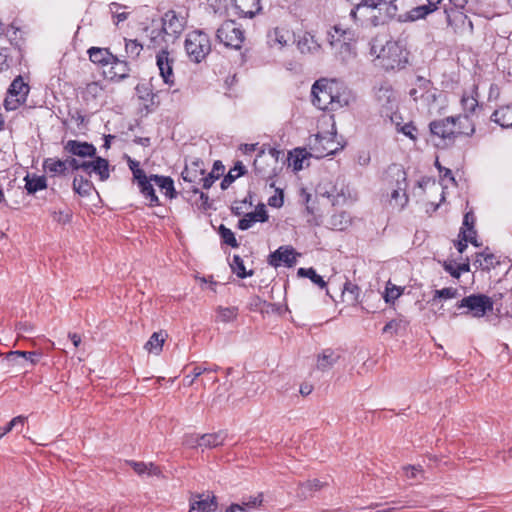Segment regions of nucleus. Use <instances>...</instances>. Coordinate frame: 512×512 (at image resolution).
I'll use <instances>...</instances> for the list:
<instances>
[{
	"label": "nucleus",
	"instance_id": "nucleus-1",
	"mask_svg": "<svg viewBox=\"0 0 512 512\" xmlns=\"http://www.w3.org/2000/svg\"><path fill=\"white\" fill-rule=\"evenodd\" d=\"M398 0H367L351 10L350 15L363 25H383L398 16Z\"/></svg>",
	"mask_w": 512,
	"mask_h": 512
},
{
	"label": "nucleus",
	"instance_id": "nucleus-2",
	"mask_svg": "<svg viewBox=\"0 0 512 512\" xmlns=\"http://www.w3.org/2000/svg\"><path fill=\"white\" fill-rule=\"evenodd\" d=\"M335 84L325 79L318 80L312 86V103L320 110H337L349 103L347 95L334 93Z\"/></svg>",
	"mask_w": 512,
	"mask_h": 512
},
{
	"label": "nucleus",
	"instance_id": "nucleus-3",
	"mask_svg": "<svg viewBox=\"0 0 512 512\" xmlns=\"http://www.w3.org/2000/svg\"><path fill=\"white\" fill-rule=\"evenodd\" d=\"M430 131L442 140H453L458 135H472L474 126L468 116L447 117L430 123Z\"/></svg>",
	"mask_w": 512,
	"mask_h": 512
},
{
	"label": "nucleus",
	"instance_id": "nucleus-4",
	"mask_svg": "<svg viewBox=\"0 0 512 512\" xmlns=\"http://www.w3.org/2000/svg\"><path fill=\"white\" fill-rule=\"evenodd\" d=\"M352 33L337 26L329 33V43L334 54L342 62H348L355 57L354 46L351 43Z\"/></svg>",
	"mask_w": 512,
	"mask_h": 512
},
{
	"label": "nucleus",
	"instance_id": "nucleus-5",
	"mask_svg": "<svg viewBox=\"0 0 512 512\" xmlns=\"http://www.w3.org/2000/svg\"><path fill=\"white\" fill-rule=\"evenodd\" d=\"M185 50L191 61L201 62L211 50L209 36L202 31L188 33L185 40Z\"/></svg>",
	"mask_w": 512,
	"mask_h": 512
},
{
	"label": "nucleus",
	"instance_id": "nucleus-6",
	"mask_svg": "<svg viewBox=\"0 0 512 512\" xmlns=\"http://www.w3.org/2000/svg\"><path fill=\"white\" fill-rule=\"evenodd\" d=\"M216 38L225 47L237 50L244 41V32L235 21L227 20L217 29Z\"/></svg>",
	"mask_w": 512,
	"mask_h": 512
},
{
	"label": "nucleus",
	"instance_id": "nucleus-7",
	"mask_svg": "<svg viewBox=\"0 0 512 512\" xmlns=\"http://www.w3.org/2000/svg\"><path fill=\"white\" fill-rule=\"evenodd\" d=\"M378 58L387 69L401 68L407 62V53L397 41H388L381 49Z\"/></svg>",
	"mask_w": 512,
	"mask_h": 512
},
{
	"label": "nucleus",
	"instance_id": "nucleus-8",
	"mask_svg": "<svg viewBox=\"0 0 512 512\" xmlns=\"http://www.w3.org/2000/svg\"><path fill=\"white\" fill-rule=\"evenodd\" d=\"M457 307L467 308L466 314H470L473 317H483L486 312L493 309V301L490 297L483 294H474L464 297L458 304Z\"/></svg>",
	"mask_w": 512,
	"mask_h": 512
},
{
	"label": "nucleus",
	"instance_id": "nucleus-9",
	"mask_svg": "<svg viewBox=\"0 0 512 512\" xmlns=\"http://www.w3.org/2000/svg\"><path fill=\"white\" fill-rule=\"evenodd\" d=\"M393 177L396 181V187L390 195V204L399 210H402L408 203V196L406 194L407 181L406 173L400 168L395 166L391 169Z\"/></svg>",
	"mask_w": 512,
	"mask_h": 512
},
{
	"label": "nucleus",
	"instance_id": "nucleus-10",
	"mask_svg": "<svg viewBox=\"0 0 512 512\" xmlns=\"http://www.w3.org/2000/svg\"><path fill=\"white\" fill-rule=\"evenodd\" d=\"M279 151L269 149L265 154L261 152L254 160V170L262 178H271L275 175V165L277 164Z\"/></svg>",
	"mask_w": 512,
	"mask_h": 512
},
{
	"label": "nucleus",
	"instance_id": "nucleus-11",
	"mask_svg": "<svg viewBox=\"0 0 512 512\" xmlns=\"http://www.w3.org/2000/svg\"><path fill=\"white\" fill-rule=\"evenodd\" d=\"M186 20L175 11H167L162 18V30L167 37L166 41H174L184 30Z\"/></svg>",
	"mask_w": 512,
	"mask_h": 512
},
{
	"label": "nucleus",
	"instance_id": "nucleus-12",
	"mask_svg": "<svg viewBox=\"0 0 512 512\" xmlns=\"http://www.w3.org/2000/svg\"><path fill=\"white\" fill-rule=\"evenodd\" d=\"M293 42V32L284 27H276L267 34V44L274 51H282Z\"/></svg>",
	"mask_w": 512,
	"mask_h": 512
},
{
	"label": "nucleus",
	"instance_id": "nucleus-13",
	"mask_svg": "<svg viewBox=\"0 0 512 512\" xmlns=\"http://www.w3.org/2000/svg\"><path fill=\"white\" fill-rule=\"evenodd\" d=\"M380 112L384 116H390L397 106V97L395 92L388 86H381L375 94Z\"/></svg>",
	"mask_w": 512,
	"mask_h": 512
},
{
	"label": "nucleus",
	"instance_id": "nucleus-14",
	"mask_svg": "<svg viewBox=\"0 0 512 512\" xmlns=\"http://www.w3.org/2000/svg\"><path fill=\"white\" fill-rule=\"evenodd\" d=\"M311 155L316 158H323L325 156L334 154L337 150L335 142L329 137L316 135L313 140L310 141Z\"/></svg>",
	"mask_w": 512,
	"mask_h": 512
},
{
	"label": "nucleus",
	"instance_id": "nucleus-15",
	"mask_svg": "<svg viewBox=\"0 0 512 512\" xmlns=\"http://www.w3.org/2000/svg\"><path fill=\"white\" fill-rule=\"evenodd\" d=\"M156 63L163 81L168 85L174 84L173 59L169 58L166 50H161L156 56Z\"/></svg>",
	"mask_w": 512,
	"mask_h": 512
},
{
	"label": "nucleus",
	"instance_id": "nucleus-16",
	"mask_svg": "<svg viewBox=\"0 0 512 512\" xmlns=\"http://www.w3.org/2000/svg\"><path fill=\"white\" fill-rule=\"evenodd\" d=\"M269 216L264 204H259L255 211L246 213L242 219L238 222V228L240 230H247L251 228L255 223H264L268 220Z\"/></svg>",
	"mask_w": 512,
	"mask_h": 512
},
{
	"label": "nucleus",
	"instance_id": "nucleus-17",
	"mask_svg": "<svg viewBox=\"0 0 512 512\" xmlns=\"http://www.w3.org/2000/svg\"><path fill=\"white\" fill-rule=\"evenodd\" d=\"M296 261L294 250L288 246L280 247L269 256V264L278 267L282 263L292 266Z\"/></svg>",
	"mask_w": 512,
	"mask_h": 512
},
{
	"label": "nucleus",
	"instance_id": "nucleus-18",
	"mask_svg": "<svg viewBox=\"0 0 512 512\" xmlns=\"http://www.w3.org/2000/svg\"><path fill=\"white\" fill-rule=\"evenodd\" d=\"M217 507L216 498L209 495H196L190 501V512H213Z\"/></svg>",
	"mask_w": 512,
	"mask_h": 512
},
{
	"label": "nucleus",
	"instance_id": "nucleus-19",
	"mask_svg": "<svg viewBox=\"0 0 512 512\" xmlns=\"http://www.w3.org/2000/svg\"><path fill=\"white\" fill-rule=\"evenodd\" d=\"M234 4L243 17L252 18L261 11V0H234Z\"/></svg>",
	"mask_w": 512,
	"mask_h": 512
},
{
	"label": "nucleus",
	"instance_id": "nucleus-20",
	"mask_svg": "<svg viewBox=\"0 0 512 512\" xmlns=\"http://www.w3.org/2000/svg\"><path fill=\"white\" fill-rule=\"evenodd\" d=\"M65 149L76 156L80 157H92L96 153V148L92 144H88L86 142H78L74 140H70L65 145Z\"/></svg>",
	"mask_w": 512,
	"mask_h": 512
},
{
	"label": "nucleus",
	"instance_id": "nucleus-21",
	"mask_svg": "<svg viewBox=\"0 0 512 512\" xmlns=\"http://www.w3.org/2000/svg\"><path fill=\"white\" fill-rule=\"evenodd\" d=\"M297 48L302 54H317L321 46L310 33H304L297 42Z\"/></svg>",
	"mask_w": 512,
	"mask_h": 512
},
{
	"label": "nucleus",
	"instance_id": "nucleus-22",
	"mask_svg": "<svg viewBox=\"0 0 512 512\" xmlns=\"http://www.w3.org/2000/svg\"><path fill=\"white\" fill-rule=\"evenodd\" d=\"M474 222L475 216L472 212H467L464 215L463 226L461 228L460 234L462 238L466 242H470L475 246H478L477 240L475 238L476 231L474 230Z\"/></svg>",
	"mask_w": 512,
	"mask_h": 512
},
{
	"label": "nucleus",
	"instance_id": "nucleus-23",
	"mask_svg": "<svg viewBox=\"0 0 512 512\" xmlns=\"http://www.w3.org/2000/svg\"><path fill=\"white\" fill-rule=\"evenodd\" d=\"M68 168V158L66 160H60L56 158H47L43 162V169L45 172L54 177L56 175L65 174Z\"/></svg>",
	"mask_w": 512,
	"mask_h": 512
},
{
	"label": "nucleus",
	"instance_id": "nucleus-24",
	"mask_svg": "<svg viewBox=\"0 0 512 512\" xmlns=\"http://www.w3.org/2000/svg\"><path fill=\"white\" fill-rule=\"evenodd\" d=\"M86 103H95L104 97V88L99 82L88 83L82 92Z\"/></svg>",
	"mask_w": 512,
	"mask_h": 512
},
{
	"label": "nucleus",
	"instance_id": "nucleus-25",
	"mask_svg": "<svg viewBox=\"0 0 512 512\" xmlns=\"http://www.w3.org/2000/svg\"><path fill=\"white\" fill-rule=\"evenodd\" d=\"M491 120L503 128L512 127V106H502L495 110L491 116Z\"/></svg>",
	"mask_w": 512,
	"mask_h": 512
},
{
	"label": "nucleus",
	"instance_id": "nucleus-26",
	"mask_svg": "<svg viewBox=\"0 0 512 512\" xmlns=\"http://www.w3.org/2000/svg\"><path fill=\"white\" fill-rule=\"evenodd\" d=\"M89 58L93 63L101 64V65H108L115 60V56H113L108 49L106 48H98V47H91L88 50Z\"/></svg>",
	"mask_w": 512,
	"mask_h": 512
},
{
	"label": "nucleus",
	"instance_id": "nucleus-27",
	"mask_svg": "<svg viewBox=\"0 0 512 512\" xmlns=\"http://www.w3.org/2000/svg\"><path fill=\"white\" fill-rule=\"evenodd\" d=\"M227 434L224 431L215 433L203 434L200 436L201 448H215L222 445L226 439Z\"/></svg>",
	"mask_w": 512,
	"mask_h": 512
},
{
	"label": "nucleus",
	"instance_id": "nucleus-28",
	"mask_svg": "<svg viewBox=\"0 0 512 512\" xmlns=\"http://www.w3.org/2000/svg\"><path fill=\"white\" fill-rule=\"evenodd\" d=\"M167 334L163 331L154 332L149 340L146 342L144 348L155 355H158L162 351L163 344Z\"/></svg>",
	"mask_w": 512,
	"mask_h": 512
},
{
	"label": "nucleus",
	"instance_id": "nucleus-29",
	"mask_svg": "<svg viewBox=\"0 0 512 512\" xmlns=\"http://www.w3.org/2000/svg\"><path fill=\"white\" fill-rule=\"evenodd\" d=\"M23 362H30L32 365L36 364L39 359V355L35 352H23V351H12L7 354V360L13 362L15 365H22Z\"/></svg>",
	"mask_w": 512,
	"mask_h": 512
},
{
	"label": "nucleus",
	"instance_id": "nucleus-30",
	"mask_svg": "<svg viewBox=\"0 0 512 512\" xmlns=\"http://www.w3.org/2000/svg\"><path fill=\"white\" fill-rule=\"evenodd\" d=\"M322 486L323 484L317 479L301 483L297 490V497L301 500H305L311 497L314 491L321 489Z\"/></svg>",
	"mask_w": 512,
	"mask_h": 512
},
{
	"label": "nucleus",
	"instance_id": "nucleus-31",
	"mask_svg": "<svg viewBox=\"0 0 512 512\" xmlns=\"http://www.w3.org/2000/svg\"><path fill=\"white\" fill-rule=\"evenodd\" d=\"M24 180L25 188L29 194H34L47 187L46 179L43 176L27 175Z\"/></svg>",
	"mask_w": 512,
	"mask_h": 512
},
{
	"label": "nucleus",
	"instance_id": "nucleus-32",
	"mask_svg": "<svg viewBox=\"0 0 512 512\" xmlns=\"http://www.w3.org/2000/svg\"><path fill=\"white\" fill-rule=\"evenodd\" d=\"M151 180L157 185L166 196L173 198L175 196V189L173 180L170 177L151 175Z\"/></svg>",
	"mask_w": 512,
	"mask_h": 512
},
{
	"label": "nucleus",
	"instance_id": "nucleus-33",
	"mask_svg": "<svg viewBox=\"0 0 512 512\" xmlns=\"http://www.w3.org/2000/svg\"><path fill=\"white\" fill-rule=\"evenodd\" d=\"M477 96L478 93L476 86H473L472 90L469 93L463 94L461 98V104L465 112L473 113L476 110L478 106Z\"/></svg>",
	"mask_w": 512,
	"mask_h": 512
},
{
	"label": "nucleus",
	"instance_id": "nucleus-34",
	"mask_svg": "<svg viewBox=\"0 0 512 512\" xmlns=\"http://www.w3.org/2000/svg\"><path fill=\"white\" fill-rule=\"evenodd\" d=\"M329 224L332 229L342 231L351 224V217L346 212H339L331 216Z\"/></svg>",
	"mask_w": 512,
	"mask_h": 512
},
{
	"label": "nucleus",
	"instance_id": "nucleus-35",
	"mask_svg": "<svg viewBox=\"0 0 512 512\" xmlns=\"http://www.w3.org/2000/svg\"><path fill=\"white\" fill-rule=\"evenodd\" d=\"M262 503V496L259 495L254 497L252 500L248 502H243L242 504H232L230 505L226 512H251L253 509L259 507Z\"/></svg>",
	"mask_w": 512,
	"mask_h": 512
},
{
	"label": "nucleus",
	"instance_id": "nucleus-36",
	"mask_svg": "<svg viewBox=\"0 0 512 512\" xmlns=\"http://www.w3.org/2000/svg\"><path fill=\"white\" fill-rule=\"evenodd\" d=\"M339 356L332 350L326 349L318 357L317 367L320 370H327L331 368L338 360Z\"/></svg>",
	"mask_w": 512,
	"mask_h": 512
},
{
	"label": "nucleus",
	"instance_id": "nucleus-37",
	"mask_svg": "<svg viewBox=\"0 0 512 512\" xmlns=\"http://www.w3.org/2000/svg\"><path fill=\"white\" fill-rule=\"evenodd\" d=\"M91 164L90 173H97L101 181H105L109 178V163L106 159L96 157Z\"/></svg>",
	"mask_w": 512,
	"mask_h": 512
},
{
	"label": "nucleus",
	"instance_id": "nucleus-38",
	"mask_svg": "<svg viewBox=\"0 0 512 512\" xmlns=\"http://www.w3.org/2000/svg\"><path fill=\"white\" fill-rule=\"evenodd\" d=\"M225 167L222 165L221 162L216 161L213 166V170L209 175L203 176L200 180L203 182L202 186L204 189H209L215 180H217L223 173H224Z\"/></svg>",
	"mask_w": 512,
	"mask_h": 512
},
{
	"label": "nucleus",
	"instance_id": "nucleus-39",
	"mask_svg": "<svg viewBox=\"0 0 512 512\" xmlns=\"http://www.w3.org/2000/svg\"><path fill=\"white\" fill-rule=\"evenodd\" d=\"M245 173V166L241 162H237L235 166L230 169L228 175L224 177L221 182V188H228L238 177Z\"/></svg>",
	"mask_w": 512,
	"mask_h": 512
},
{
	"label": "nucleus",
	"instance_id": "nucleus-40",
	"mask_svg": "<svg viewBox=\"0 0 512 512\" xmlns=\"http://www.w3.org/2000/svg\"><path fill=\"white\" fill-rule=\"evenodd\" d=\"M93 189V184L82 176H76L73 180V190L80 196H88Z\"/></svg>",
	"mask_w": 512,
	"mask_h": 512
},
{
	"label": "nucleus",
	"instance_id": "nucleus-41",
	"mask_svg": "<svg viewBox=\"0 0 512 512\" xmlns=\"http://www.w3.org/2000/svg\"><path fill=\"white\" fill-rule=\"evenodd\" d=\"M8 91L14 94L16 97L26 100L29 92V86L23 81L21 77H17L11 83Z\"/></svg>",
	"mask_w": 512,
	"mask_h": 512
},
{
	"label": "nucleus",
	"instance_id": "nucleus-42",
	"mask_svg": "<svg viewBox=\"0 0 512 512\" xmlns=\"http://www.w3.org/2000/svg\"><path fill=\"white\" fill-rule=\"evenodd\" d=\"M495 256L492 253H477L474 265L482 270H490L495 265Z\"/></svg>",
	"mask_w": 512,
	"mask_h": 512
},
{
	"label": "nucleus",
	"instance_id": "nucleus-43",
	"mask_svg": "<svg viewBox=\"0 0 512 512\" xmlns=\"http://www.w3.org/2000/svg\"><path fill=\"white\" fill-rule=\"evenodd\" d=\"M432 83L430 80L425 79L424 77H417L415 82V87L412 88L409 92L410 96L414 99V101L420 100V94L425 90H428Z\"/></svg>",
	"mask_w": 512,
	"mask_h": 512
},
{
	"label": "nucleus",
	"instance_id": "nucleus-44",
	"mask_svg": "<svg viewBox=\"0 0 512 512\" xmlns=\"http://www.w3.org/2000/svg\"><path fill=\"white\" fill-rule=\"evenodd\" d=\"M153 180H151V176L149 177L148 181H145L144 183L140 184V190L141 193L150 201V206H155L159 204V199L157 195L155 194V190L153 188L152 184Z\"/></svg>",
	"mask_w": 512,
	"mask_h": 512
},
{
	"label": "nucleus",
	"instance_id": "nucleus-45",
	"mask_svg": "<svg viewBox=\"0 0 512 512\" xmlns=\"http://www.w3.org/2000/svg\"><path fill=\"white\" fill-rule=\"evenodd\" d=\"M431 6L420 5L412 8L405 18V20L416 21L425 18L427 15L431 14L433 11L430 9Z\"/></svg>",
	"mask_w": 512,
	"mask_h": 512
},
{
	"label": "nucleus",
	"instance_id": "nucleus-46",
	"mask_svg": "<svg viewBox=\"0 0 512 512\" xmlns=\"http://www.w3.org/2000/svg\"><path fill=\"white\" fill-rule=\"evenodd\" d=\"M217 320L220 322H231L236 319L238 314V309L236 307H222L219 306L217 308Z\"/></svg>",
	"mask_w": 512,
	"mask_h": 512
},
{
	"label": "nucleus",
	"instance_id": "nucleus-47",
	"mask_svg": "<svg viewBox=\"0 0 512 512\" xmlns=\"http://www.w3.org/2000/svg\"><path fill=\"white\" fill-rule=\"evenodd\" d=\"M308 156H312L311 152H307L305 149L294 150V153L291 154V165L293 166L295 171H299L304 168V161L308 158Z\"/></svg>",
	"mask_w": 512,
	"mask_h": 512
},
{
	"label": "nucleus",
	"instance_id": "nucleus-48",
	"mask_svg": "<svg viewBox=\"0 0 512 512\" xmlns=\"http://www.w3.org/2000/svg\"><path fill=\"white\" fill-rule=\"evenodd\" d=\"M298 275L309 278L314 284L318 285L320 288H324L326 286V282L320 275L316 273V271L313 268H300L298 270Z\"/></svg>",
	"mask_w": 512,
	"mask_h": 512
},
{
	"label": "nucleus",
	"instance_id": "nucleus-49",
	"mask_svg": "<svg viewBox=\"0 0 512 512\" xmlns=\"http://www.w3.org/2000/svg\"><path fill=\"white\" fill-rule=\"evenodd\" d=\"M402 293V288L392 284L391 282H388L385 289L384 300L386 303H392L398 299Z\"/></svg>",
	"mask_w": 512,
	"mask_h": 512
},
{
	"label": "nucleus",
	"instance_id": "nucleus-50",
	"mask_svg": "<svg viewBox=\"0 0 512 512\" xmlns=\"http://www.w3.org/2000/svg\"><path fill=\"white\" fill-rule=\"evenodd\" d=\"M231 268L239 278H246L247 276L252 275V271L246 272L243 260L237 255L233 257Z\"/></svg>",
	"mask_w": 512,
	"mask_h": 512
},
{
	"label": "nucleus",
	"instance_id": "nucleus-51",
	"mask_svg": "<svg viewBox=\"0 0 512 512\" xmlns=\"http://www.w3.org/2000/svg\"><path fill=\"white\" fill-rule=\"evenodd\" d=\"M457 295H458V290L456 288L447 287V288H443L440 290H435L432 301L436 302L437 300H440V299H445V300L453 299V298H456Z\"/></svg>",
	"mask_w": 512,
	"mask_h": 512
},
{
	"label": "nucleus",
	"instance_id": "nucleus-52",
	"mask_svg": "<svg viewBox=\"0 0 512 512\" xmlns=\"http://www.w3.org/2000/svg\"><path fill=\"white\" fill-rule=\"evenodd\" d=\"M24 102L25 99L16 97L14 94L8 91L7 97L4 100V106L6 110L11 111L17 109Z\"/></svg>",
	"mask_w": 512,
	"mask_h": 512
},
{
	"label": "nucleus",
	"instance_id": "nucleus-53",
	"mask_svg": "<svg viewBox=\"0 0 512 512\" xmlns=\"http://www.w3.org/2000/svg\"><path fill=\"white\" fill-rule=\"evenodd\" d=\"M219 231H220V235H221V238L223 239L224 243H226L227 245H229L231 247L238 246L235 235L230 229L226 228L224 225H221Z\"/></svg>",
	"mask_w": 512,
	"mask_h": 512
},
{
	"label": "nucleus",
	"instance_id": "nucleus-54",
	"mask_svg": "<svg viewBox=\"0 0 512 512\" xmlns=\"http://www.w3.org/2000/svg\"><path fill=\"white\" fill-rule=\"evenodd\" d=\"M436 99V89H434L431 85L428 90H425L423 93L420 94L419 101H421L423 105L429 107L430 105L435 103Z\"/></svg>",
	"mask_w": 512,
	"mask_h": 512
},
{
	"label": "nucleus",
	"instance_id": "nucleus-55",
	"mask_svg": "<svg viewBox=\"0 0 512 512\" xmlns=\"http://www.w3.org/2000/svg\"><path fill=\"white\" fill-rule=\"evenodd\" d=\"M114 75L119 78H124L128 74V68L125 62L119 61L117 58L111 63Z\"/></svg>",
	"mask_w": 512,
	"mask_h": 512
},
{
	"label": "nucleus",
	"instance_id": "nucleus-56",
	"mask_svg": "<svg viewBox=\"0 0 512 512\" xmlns=\"http://www.w3.org/2000/svg\"><path fill=\"white\" fill-rule=\"evenodd\" d=\"M92 161H80L75 158H68V167H71L74 170L82 169L88 173H90V168L92 167Z\"/></svg>",
	"mask_w": 512,
	"mask_h": 512
},
{
	"label": "nucleus",
	"instance_id": "nucleus-57",
	"mask_svg": "<svg viewBox=\"0 0 512 512\" xmlns=\"http://www.w3.org/2000/svg\"><path fill=\"white\" fill-rule=\"evenodd\" d=\"M125 50L129 56L135 58L140 54L142 45L139 44L136 40H126Z\"/></svg>",
	"mask_w": 512,
	"mask_h": 512
},
{
	"label": "nucleus",
	"instance_id": "nucleus-58",
	"mask_svg": "<svg viewBox=\"0 0 512 512\" xmlns=\"http://www.w3.org/2000/svg\"><path fill=\"white\" fill-rule=\"evenodd\" d=\"M121 6L117 3H111L109 5V9L111 13L114 15V18L116 19V24H119L120 22L125 21L128 18V13L126 12H119V9Z\"/></svg>",
	"mask_w": 512,
	"mask_h": 512
},
{
	"label": "nucleus",
	"instance_id": "nucleus-59",
	"mask_svg": "<svg viewBox=\"0 0 512 512\" xmlns=\"http://www.w3.org/2000/svg\"><path fill=\"white\" fill-rule=\"evenodd\" d=\"M450 3L455 7V9L460 10L458 11V15H455L454 18H461L465 19L466 15L463 14L462 10L465 8V6L468 4V0H449Z\"/></svg>",
	"mask_w": 512,
	"mask_h": 512
},
{
	"label": "nucleus",
	"instance_id": "nucleus-60",
	"mask_svg": "<svg viewBox=\"0 0 512 512\" xmlns=\"http://www.w3.org/2000/svg\"><path fill=\"white\" fill-rule=\"evenodd\" d=\"M277 192H278V194H275L268 199V204L271 207L280 208L284 202L283 193L281 190H278V189H277Z\"/></svg>",
	"mask_w": 512,
	"mask_h": 512
},
{
	"label": "nucleus",
	"instance_id": "nucleus-61",
	"mask_svg": "<svg viewBox=\"0 0 512 512\" xmlns=\"http://www.w3.org/2000/svg\"><path fill=\"white\" fill-rule=\"evenodd\" d=\"M200 436H196V435H186L184 437V445L190 447V448H196V447H200Z\"/></svg>",
	"mask_w": 512,
	"mask_h": 512
},
{
	"label": "nucleus",
	"instance_id": "nucleus-62",
	"mask_svg": "<svg viewBox=\"0 0 512 512\" xmlns=\"http://www.w3.org/2000/svg\"><path fill=\"white\" fill-rule=\"evenodd\" d=\"M399 326L400 323L397 320H391L384 326L383 333L396 334Z\"/></svg>",
	"mask_w": 512,
	"mask_h": 512
},
{
	"label": "nucleus",
	"instance_id": "nucleus-63",
	"mask_svg": "<svg viewBox=\"0 0 512 512\" xmlns=\"http://www.w3.org/2000/svg\"><path fill=\"white\" fill-rule=\"evenodd\" d=\"M400 131L412 140L416 139V128L412 124H405L401 127Z\"/></svg>",
	"mask_w": 512,
	"mask_h": 512
},
{
	"label": "nucleus",
	"instance_id": "nucleus-64",
	"mask_svg": "<svg viewBox=\"0 0 512 512\" xmlns=\"http://www.w3.org/2000/svg\"><path fill=\"white\" fill-rule=\"evenodd\" d=\"M133 176L137 180L138 185L148 181L149 178L145 175V172L140 168H132Z\"/></svg>",
	"mask_w": 512,
	"mask_h": 512
}]
</instances>
